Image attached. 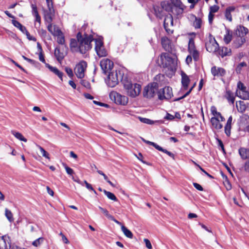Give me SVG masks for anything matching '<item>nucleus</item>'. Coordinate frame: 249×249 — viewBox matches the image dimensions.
Listing matches in <instances>:
<instances>
[{"label": "nucleus", "mask_w": 249, "mask_h": 249, "mask_svg": "<svg viewBox=\"0 0 249 249\" xmlns=\"http://www.w3.org/2000/svg\"><path fill=\"white\" fill-rule=\"evenodd\" d=\"M232 36L230 33L229 31H228L226 34L224 36V41L226 44H229L231 40Z\"/></svg>", "instance_id": "obj_40"}, {"label": "nucleus", "mask_w": 249, "mask_h": 249, "mask_svg": "<svg viewBox=\"0 0 249 249\" xmlns=\"http://www.w3.org/2000/svg\"><path fill=\"white\" fill-rule=\"evenodd\" d=\"M22 57L24 60H26L27 61L29 62L30 64H32L33 65H34L35 66H37L39 65V63L36 60L28 58L24 55L22 56Z\"/></svg>", "instance_id": "obj_46"}, {"label": "nucleus", "mask_w": 249, "mask_h": 249, "mask_svg": "<svg viewBox=\"0 0 249 249\" xmlns=\"http://www.w3.org/2000/svg\"><path fill=\"white\" fill-rule=\"evenodd\" d=\"M99 209L105 214V215H106V216L107 218H108L110 220V219L112 218L113 216L109 213L108 211L107 210H106L100 206L99 207Z\"/></svg>", "instance_id": "obj_41"}, {"label": "nucleus", "mask_w": 249, "mask_h": 249, "mask_svg": "<svg viewBox=\"0 0 249 249\" xmlns=\"http://www.w3.org/2000/svg\"><path fill=\"white\" fill-rule=\"evenodd\" d=\"M110 99L113 101L116 104L125 106L128 101V98L124 95H122L115 91H112L109 93Z\"/></svg>", "instance_id": "obj_8"}, {"label": "nucleus", "mask_w": 249, "mask_h": 249, "mask_svg": "<svg viewBox=\"0 0 249 249\" xmlns=\"http://www.w3.org/2000/svg\"><path fill=\"white\" fill-rule=\"evenodd\" d=\"M54 54L57 60L61 63L66 55V53L61 50L59 47L55 48Z\"/></svg>", "instance_id": "obj_19"}, {"label": "nucleus", "mask_w": 249, "mask_h": 249, "mask_svg": "<svg viewBox=\"0 0 249 249\" xmlns=\"http://www.w3.org/2000/svg\"><path fill=\"white\" fill-rule=\"evenodd\" d=\"M92 35L85 34L82 35L80 32L77 33L76 38H71L70 47L73 52L85 54L92 48L91 42L94 40Z\"/></svg>", "instance_id": "obj_1"}, {"label": "nucleus", "mask_w": 249, "mask_h": 249, "mask_svg": "<svg viewBox=\"0 0 249 249\" xmlns=\"http://www.w3.org/2000/svg\"><path fill=\"white\" fill-rule=\"evenodd\" d=\"M219 122V119L216 117H213L211 119L212 126L217 130L221 129L223 127V125Z\"/></svg>", "instance_id": "obj_24"}, {"label": "nucleus", "mask_w": 249, "mask_h": 249, "mask_svg": "<svg viewBox=\"0 0 249 249\" xmlns=\"http://www.w3.org/2000/svg\"><path fill=\"white\" fill-rule=\"evenodd\" d=\"M160 60L161 65L164 68H167L168 69H172L175 66L174 59L167 53H162L161 54Z\"/></svg>", "instance_id": "obj_10"}, {"label": "nucleus", "mask_w": 249, "mask_h": 249, "mask_svg": "<svg viewBox=\"0 0 249 249\" xmlns=\"http://www.w3.org/2000/svg\"><path fill=\"white\" fill-rule=\"evenodd\" d=\"M140 121L144 124H153L155 123H158L159 121H154L153 120H151L149 119L146 118H142V117H139Z\"/></svg>", "instance_id": "obj_35"}, {"label": "nucleus", "mask_w": 249, "mask_h": 249, "mask_svg": "<svg viewBox=\"0 0 249 249\" xmlns=\"http://www.w3.org/2000/svg\"><path fill=\"white\" fill-rule=\"evenodd\" d=\"M144 241L145 243V246L148 249H151L152 247V245H151V244L150 242V241L147 239H144Z\"/></svg>", "instance_id": "obj_62"}, {"label": "nucleus", "mask_w": 249, "mask_h": 249, "mask_svg": "<svg viewBox=\"0 0 249 249\" xmlns=\"http://www.w3.org/2000/svg\"><path fill=\"white\" fill-rule=\"evenodd\" d=\"M238 151L242 159L245 160L249 158V149L241 147L239 149Z\"/></svg>", "instance_id": "obj_26"}, {"label": "nucleus", "mask_w": 249, "mask_h": 249, "mask_svg": "<svg viewBox=\"0 0 249 249\" xmlns=\"http://www.w3.org/2000/svg\"><path fill=\"white\" fill-rule=\"evenodd\" d=\"M245 41L246 40L245 37L237 36V37L233 42V46L235 48H238L243 44Z\"/></svg>", "instance_id": "obj_25"}, {"label": "nucleus", "mask_w": 249, "mask_h": 249, "mask_svg": "<svg viewBox=\"0 0 249 249\" xmlns=\"http://www.w3.org/2000/svg\"><path fill=\"white\" fill-rule=\"evenodd\" d=\"M104 193L108 197V199L113 200L114 201H117L118 200V199L117 198L116 196L112 193L107 191L105 190L104 191Z\"/></svg>", "instance_id": "obj_34"}, {"label": "nucleus", "mask_w": 249, "mask_h": 249, "mask_svg": "<svg viewBox=\"0 0 249 249\" xmlns=\"http://www.w3.org/2000/svg\"><path fill=\"white\" fill-rule=\"evenodd\" d=\"M22 57L24 60H26L27 61L29 62L30 64H32L33 65H34L35 66H37L39 65V63L36 60L28 58L24 55L22 56Z\"/></svg>", "instance_id": "obj_44"}, {"label": "nucleus", "mask_w": 249, "mask_h": 249, "mask_svg": "<svg viewBox=\"0 0 249 249\" xmlns=\"http://www.w3.org/2000/svg\"><path fill=\"white\" fill-rule=\"evenodd\" d=\"M236 94L241 99L248 100L249 99V92L247 90L243 91L236 90Z\"/></svg>", "instance_id": "obj_29"}, {"label": "nucleus", "mask_w": 249, "mask_h": 249, "mask_svg": "<svg viewBox=\"0 0 249 249\" xmlns=\"http://www.w3.org/2000/svg\"><path fill=\"white\" fill-rule=\"evenodd\" d=\"M246 67H247V63L246 62H241L237 66V67L236 68V71L237 72V73H240L242 71V68Z\"/></svg>", "instance_id": "obj_43"}, {"label": "nucleus", "mask_w": 249, "mask_h": 249, "mask_svg": "<svg viewBox=\"0 0 249 249\" xmlns=\"http://www.w3.org/2000/svg\"><path fill=\"white\" fill-rule=\"evenodd\" d=\"M211 113L214 116L217 117L218 119L221 114L217 111V109L215 106H212L211 107Z\"/></svg>", "instance_id": "obj_39"}, {"label": "nucleus", "mask_w": 249, "mask_h": 249, "mask_svg": "<svg viewBox=\"0 0 249 249\" xmlns=\"http://www.w3.org/2000/svg\"><path fill=\"white\" fill-rule=\"evenodd\" d=\"M84 183L85 184L86 188L88 190L93 191L94 192V193L95 194H97L96 191L93 188V187H92V186L86 180H85L84 181Z\"/></svg>", "instance_id": "obj_52"}, {"label": "nucleus", "mask_w": 249, "mask_h": 249, "mask_svg": "<svg viewBox=\"0 0 249 249\" xmlns=\"http://www.w3.org/2000/svg\"><path fill=\"white\" fill-rule=\"evenodd\" d=\"M225 97L231 104H233L234 102V94L230 90H227L225 94Z\"/></svg>", "instance_id": "obj_30"}, {"label": "nucleus", "mask_w": 249, "mask_h": 249, "mask_svg": "<svg viewBox=\"0 0 249 249\" xmlns=\"http://www.w3.org/2000/svg\"><path fill=\"white\" fill-rule=\"evenodd\" d=\"M211 73L214 77L223 76L226 74V71L222 68L213 66L211 68Z\"/></svg>", "instance_id": "obj_17"}, {"label": "nucleus", "mask_w": 249, "mask_h": 249, "mask_svg": "<svg viewBox=\"0 0 249 249\" xmlns=\"http://www.w3.org/2000/svg\"><path fill=\"white\" fill-rule=\"evenodd\" d=\"M123 84L127 95L129 96L135 97L140 94L141 90V86L140 84H132L131 82L127 80H123Z\"/></svg>", "instance_id": "obj_4"}, {"label": "nucleus", "mask_w": 249, "mask_h": 249, "mask_svg": "<svg viewBox=\"0 0 249 249\" xmlns=\"http://www.w3.org/2000/svg\"><path fill=\"white\" fill-rule=\"evenodd\" d=\"M121 230L125 236L130 239H132L133 238V235L132 232L129 230H128L126 227H125L124 225H122Z\"/></svg>", "instance_id": "obj_32"}, {"label": "nucleus", "mask_w": 249, "mask_h": 249, "mask_svg": "<svg viewBox=\"0 0 249 249\" xmlns=\"http://www.w3.org/2000/svg\"><path fill=\"white\" fill-rule=\"evenodd\" d=\"M195 85H196V84L193 85V86L191 87V88L185 94H184L182 97L178 98L177 99H175V101H178L180 99L184 98L187 96H188L190 93V92H191V91L194 88Z\"/></svg>", "instance_id": "obj_54"}, {"label": "nucleus", "mask_w": 249, "mask_h": 249, "mask_svg": "<svg viewBox=\"0 0 249 249\" xmlns=\"http://www.w3.org/2000/svg\"><path fill=\"white\" fill-rule=\"evenodd\" d=\"M12 22L14 26L18 28L22 33H24L25 31L27 30L26 28L24 26H23L18 21L16 20L15 19H13L12 20Z\"/></svg>", "instance_id": "obj_31"}, {"label": "nucleus", "mask_w": 249, "mask_h": 249, "mask_svg": "<svg viewBox=\"0 0 249 249\" xmlns=\"http://www.w3.org/2000/svg\"><path fill=\"white\" fill-rule=\"evenodd\" d=\"M63 165L64 167L65 168L67 173L68 175H69L70 176H72L74 174V171H73V169H71V168L69 167V166H68L66 164L63 163Z\"/></svg>", "instance_id": "obj_47"}, {"label": "nucleus", "mask_w": 249, "mask_h": 249, "mask_svg": "<svg viewBox=\"0 0 249 249\" xmlns=\"http://www.w3.org/2000/svg\"><path fill=\"white\" fill-rule=\"evenodd\" d=\"M46 67L55 74L59 71V70L57 68L53 67L49 64H46Z\"/></svg>", "instance_id": "obj_50"}, {"label": "nucleus", "mask_w": 249, "mask_h": 249, "mask_svg": "<svg viewBox=\"0 0 249 249\" xmlns=\"http://www.w3.org/2000/svg\"><path fill=\"white\" fill-rule=\"evenodd\" d=\"M164 10L171 13L177 18L181 17L185 6L180 0H170V1H162L160 4Z\"/></svg>", "instance_id": "obj_2"}, {"label": "nucleus", "mask_w": 249, "mask_h": 249, "mask_svg": "<svg viewBox=\"0 0 249 249\" xmlns=\"http://www.w3.org/2000/svg\"><path fill=\"white\" fill-rule=\"evenodd\" d=\"M244 168L245 171L249 173V160L245 163Z\"/></svg>", "instance_id": "obj_64"}, {"label": "nucleus", "mask_w": 249, "mask_h": 249, "mask_svg": "<svg viewBox=\"0 0 249 249\" xmlns=\"http://www.w3.org/2000/svg\"><path fill=\"white\" fill-rule=\"evenodd\" d=\"M37 147L40 150L41 153L43 157H45V158L50 160V158L49 157V154L45 151V150L41 146H40L38 144L36 145Z\"/></svg>", "instance_id": "obj_37"}, {"label": "nucleus", "mask_w": 249, "mask_h": 249, "mask_svg": "<svg viewBox=\"0 0 249 249\" xmlns=\"http://www.w3.org/2000/svg\"><path fill=\"white\" fill-rule=\"evenodd\" d=\"M195 20L193 22V26L195 29H200L202 24V20L200 18L194 16Z\"/></svg>", "instance_id": "obj_33"}, {"label": "nucleus", "mask_w": 249, "mask_h": 249, "mask_svg": "<svg viewBox=\"0 0 249 249\" xmlns=\"http://www.w3.org/2000/svg\"><path fill=\"white\" fill-rule=\"evenodd\" d=\"M95 46V50L97 55L100 57H105L107 55V51L104 46L103 38L99 37L94 39Z\"/></svg>", "instance_id": "obj_9"}, {"label": "nucleus", "mask_w": 249, "mask_h": 249, "mask_svg": "<svg viewBox=\"0 0 249 249\" xmlns=\"http://www.w3.org/2000/svg\"><path fill=\"white\" fill-rule=\"evenodd\" d=\"M114 66L113 62L107 58L103 59L100 62V66L103 73L106 74L110 72Z\"/></svg>", "instance_id": "obj_14"}, {"label": "nucleus", "mask_w": 249, "mask_h": 249, "mask_svg": "<svg viewBox=\"0 0 249 249\" xmlns=\"http://www.w3.org/2000/svg\"><path fill=\"white\" fill-rule=\"evenodd\" d=\"M159 151L163 152V153H166L169 156L172 157V158L174 159V154L171 153L170 151H168L166 149H164L163 148H162L161 146H160V148L158 149Z\"/></svg>", "instance_id": "obj_49"}, {"label": "nucleus", "mask_w": 249, "mask_h": 249, "mask_svg": "<svg viewBox=\"0 0 249 249\" xmlns=\"http://www.w3.org/2000/svg\"><path fill=\"white\" fill-rule=\"evenodd\" d=\"M43 240L44 238L43 237H39L33 241L32 245L36 247H37L40 245V244L43 242Z\"/></svg>", "instance_id": "obj_42"}, {"label": "nucleus", "mask_w": 249, "mask_h": 249, "mask_svg": "<svg viewBox=\"0 0 249 249\" xmlns=\"http://www.w3.org/2000/svg\"><path fill=\"white\" fill-rule=\"evenodd\" d=\"M173 16L171 14H169L165 17L163 23L164 28L168 34L173 33V30L170 27L173 26Z\"/></svg>", "instance_id": "obj_15"}, {"label": "nucleus", "mask_w": 249, "mask_h": 249, "mask_svg": "<svg viewBox=\"0 0 249 249\" xmlns=\"http://www.w3.org/2000/svg\"><path fill=\"white\" fill-rule=\"evenodd\" d=\"M41 52H40L39 53V60L42 62V63H44L45 65L47 64L46 63L44 56L43 55V54L42 52V49L40 48Z\"/></svg>", "instance_id": "obj_60"}, {"label": "nucleus", "mask_w": 249, "mask_h": 249, "mask_svg": "<svg viewBox=\"0 0 249 249\" xmlns=\"http://www.w3.org/2000/svg\"><path fill=\"white\" fill-rule=\"evenodd\" d=\"M181 84L184 89H187L190 83V79L188 76L183 71L181 72Z\"/></svg>", "instance_id": "obj_22"}, {"label": "nucleus", "mask_w": 249, "mask_h": 249, "mask_svg": "<svg viewBox=\"0 0 249 249\" xmlns=\"http://www.w3.org/2000/svg\"><path fill=\"white\" fill-rule=\"evenodd\" d=\"M154 10L155 12V14L157 16V17L162 18L163 16V10H164V8L162 7H160L159 6H154Z\"/></svg>", "instance_id": "obj_27"}, {"label": "nucleus", "mask_w": 249, "mask_h": 249, "mask_svg": "<svg viewBox=\"0 0 249 249\" xmlns=\"http://www.w3.org/2000/svg\"><path fill=\"white\" fill-rule=\"evenodd\" d=\"M145 143H146L147 144H149L150 145H152L153 146H154L157 150L158 149L160 148V146L158 145L157 143H155L154 142H152L146 140Z\"/></svg>", "instance_id": "obj_58"}, {"label": "nucleus", "mask_w": 249, "mask_h": 249, "mask_svg": "<svg viewBox=\"0 0 249 249\" xmlns=\"http://www.w3.org/2000/svg\"><path fill=\"white\" fill-rule=\"evenodd\" d=\"M163 92H164V98L165 99H170L173 96L172 89L171 87H165L163 88Z\"/></svg>", "instance_id": "obj_28"}, {"label": "nucleus", "mask_w": 249, "mask_h": 249, "mask_svg": "<svg viewBox=\"0 0 249 249\" xmlns=\"http://www.w3.org/2000/svg\"><path fill=\"white\" fill-rule=\"evenodd\" d=\"M24 33L26 34L27 37L29 40H33L34 41H36V38L35 37L30 36V33L27 30H26Z\"/></svg>", "instance_id": "obj_61"}, {"label": "nucleus", "mask_w": 249, "mask_h": 249, "mask_svg": "<svg viewBox=\"0 0 249 249\" xmlns=\"http://www.w3.org/2000/svg\"><path fill=\"white\" fill-rule=\"evenodd\" d=\"M12 133L18 139L21 141H23L24 142H27V139L25 138L20 133L15 131H12Z\"/></svg>", "instance_id": "obj_36"}, {"label": "nucleus", "mask_w": 249, "mask_h": 249, "mask_svg": "<svg viewBox=\"0 0 249 249\" xmlns=\"http://www.w3.org/2000/svg\"><path fill=\"white\" fill-rule=\"evenodd\" d=\"M210 9V12L212 13H214L217 12L218 11L219 7L218 6L214 5L211 6Z\"/></svg>", "instance_id": "obj_57"}, {"label": "nucleus", "mask_w": 249, "mask_h": 249, "mask_svg": "<svg viewBox=\"0 0 249 249\" xmlns=\"http://www.w3.org/2000/svg\"><path fill=\"white\" fill-rule=\"evenodd\" d=\"M47 29L53 36H57V42L58 44L63 45L65 40L62 32L56 25L53 27V31H52V24L50 23L47 25Z\"/></svg>", "instance_id": "obj_6"}, {"label": "nucleus", "mask_w": 249, "mask_h": 249, "mask_svg": "<svg viewBox=\"0 0 249 249\" xmlns=\"http://www.w3.org/2000/svg\"><path fill=\"white\" fill-rule=\"evenodd\" d=\"M193 186H194V187L197 190H198L199 191H202L203 190L202 187L198 183H193Z\"/></svg>", "instance_id": "obj_63"}, {"label": "nucleus", "mask_w": 249, "mask_h": 249, "mask_svg": "<svg viewBox=\"0 0 249 249\" xmlns=\"http://www.w3.org/2000/svg\"><path fill=\"white\" fill-rule=\"evenodd\" d=\"M65 71L67 73L68 75L70 77L72 78L73 76V73L72 70L69 67H66L65 69Z\"/></svg>", "instance_id": "obj_53"}, {"label": "nucleus", "mask_w": 249, "mask_h": 249, "mask_svg": "<svg viewBox=\"0 0 249 249\" xmlns=\"http://www.w3.org/2000/svg\"><path fill=\"white\" fill-rule=\"evenodd\" d=\"M119 79H121L122 81L123 80L120 71H113L109 72L106 82L108 87L113 88L118 84Z\"/></svg>", "instance_id": "obj_5"}, {"label": "nucleus", "mask_w": 249, "mask_h": 249, "mask_svg": "<svg viewBox=\"0 0 249 249\" xmlns=\"http://www.w3.org/2000/svg\"><path fill=\"white\" fill-rule=\"evenodd\" d=\"M48 7V11L45 16V21L48 24L51 23L53 21L52 17L54 14V10L53 6V2L52 0H46Z\"/></svg>", "instance_id": "obj_13"}, {"label": "nucleus", "mask_w": 249, "mask_h": 249, "mask_svg": "<svg viewBox=\"0 0 249 249\" xmlns=\"http://www.w3.org/2000/svg\"><path fill=\"white\" fill-rule=\"evenodd\" d=\"M161 43L164 49L168 52L172 51V47L170 40L166 36L163 37L161 39Z\"/></svg>", "instance_id": "obj_21"}, {"label": "nucleus", "mask_w": 249, "mask_h": 249, "mask_svg": "<svg viewBox=\"0 0 249 249\" xmlns=\"http://www.w3.org/2000/svg\"><path fill=\"white\" fill-rule=\"evenodd\" d=\"M81 84L82 85H83L84 87H85L86 88H90V83L85 80H82L81 81Z\"/></svg>", "instance_id": "obj_59"}, {"label": "nucleus", "mask_w": 249, "mask_h": 249, "mask_svg": "<svg viewBox=\"0 0 249 249\" xmlns=\"http://www.w3.org/2000/svg\"><path fill=\"white\" fill-rule=\"evenodd\" d=\"M157 93L158 94V98L160 100L164 99V92H163V89H160L159 91H157Z\"/></svg>", "instance_id": "obj_56"}, {"label": "nucleus", "mask_w": 249, "mask_h": 249, "mask_svg": "<svg viewBox=\"0 0 249 249\" xmlns=\"http://www.w3.org/2000/svg\"><path fill=\"white\" fill-rule=\"evenodd\" d=\"M87 67V63L82 60L76 64L74 69L75 73L78 78H82L85 76V71Z\"/></svg>", "instance_id": "obj_12"}, {"label": "nucleus", "mask_w": 249, "mask_h": 249, "mask_svg": "<svg viewBox=\"0 0 249 249\" xmlns=\"http://www.w3.org/2000/svg\"><path fill=\"white\" fill-rule=\"evenodd\" d=\"M248 33V29L241 25L238 26L235 31V34L238 36L245 37Z\"/></svg>", "instance_id": "obj_20"}, {"label": "nucleus", "mask_w": 249, "mask_h": 249, "mask_svg": "<svg viewBox=\"0 0 249 249\" xmlns=\"http://www.w3.org/2000/svg\"><path fill=\"white\" fill-rule=\"evenodd\" d=\"M10 248L11 243L9 237L6 235L0 237V249H10Z\"/></svg>", "instance_id": "obj_16"}, {"label": "nucleus", "mask_w": 249, "mask_h": 249, "mask_svg": "<svg viewBox=\"0 0 249 249\" xmlns=\"http://www.w3.org/2000/svg\"><path fill=\"white\" fill-rule=\"evenodd\" d=\"M231 125L226 124L224 129L225 133L227 136H230L231 135Z\"/></svg>", "instance_id": "obj_48"}, {"label": "nucleus", "mask_w": 249, "mask_h": 249, "mask_svg": "<svg viewBox=\"0 0 249 249\" xmlns=\"http://www.w3.org/2000/svg\"><path fill=\"white\" fill-rule=\"evenodd\" d=\"M235 10V7L233 6L228 7L225 12V17L226 18L231 22L232 20L231 13L233 12Z\"/></svg>", "instance_id": "obj_23"}, {"label": "nucleus", "mask_w": 249, "mask_h": 249, "mask_svg": "<svg viewBox=\"0 0 249 249\" xmlns=\"http://www.w3.org/2000/svg\"><path fill=\"white\" fill-rule=\"evenodd\" d=\"M31 7L32 9V14L34 16H35L36 15H37L39 14L38 13V11H37V7L35 4H32Z\"/></svg>", "instance_id": "obj_55"}, {"label": "nucleus", "mask_w": 249, "mask_h": 249, "mask_svg": "<svg viewBox=\"0 0 249 249\" xmlns=\"http://www.w3.org/2000/svg\"><path fill=\"white\" fill-rule=\"evenodd\" d=\"M22 57L24 60H26L27 61L29 62L30 64H32L33 65H34L35 66H37L39 65V63L36 60L28 58L24 55L22 56Z\"/></svg>", "instance_id": "obj_45"}, {"label": "nucleus", "mask_w": 249, "mask_h": 249, "mask_svg": "<svg viewBox=\"0 0 249 249\" xmlns=\"http://www.w3.org/2000/svg\"><path fill=\"white\" fill-rule=\"evenodd\" d=\"M158 84L157 83L153 82L146 86L143 91V95L146 98H151L153 97L158 90Z\"/></svg>", "instance_id": "obj_7"}, {"label": "nucleus", "mask_w": 249, "mask_h": 249, "mask_svg": "<svg viewBox=\"0 0 249 249\" xmlns=\"http://www.w3.org/2000/svg\"><path fill=\"white\" fill-rule=\"evenodd\" d=\"M231 54V49L226 47H219L216 52V54L219 55L222 57L226 56H230Z\"/></svg>", "instance_id": "obj_18"}, {"label": "nucleus", "mask_w": 249, "mask_h": 249, "mask_svg": "<svg viewBox=\"0 0 249 249\" xmlns=\"http://www.w3.org/2000/svg\"><path fill=\"white\" fill-rule=\"evenodd\" d=\"M188 51L190 54L188 55L185 62L187 64L189 65L192 63L193 59L195 62H197L199 59V52L197 50L194 38H190L188 42Z\"/></svg>", "instance_id": "obj_3"}, {"label": "nucleus", "mask_w": 249, "mask_h": 249, "mask_svg": "<svg viewBox=\"0 0 249 249\" xmlns=\"http://www.w3.org/2000/svg\"><path fill=\"white\" fill-rule=\"evenodd\" d=\"M5 215L7 219L10 222H12L14 221V218L12 212H11V211H10L7 208H6L5 210Z\"/></svg>", "instance_id": "obj_38"}, {"label": "nucleus", "mask_w": 249, "mask_h": 249, "mask_svg": "<svg viewBox=\"0 0 249 249\" xmlns=\"http://www.w3.org/2000/svg\"><path fill=\"white\" fill-rule=\"evenodd\" d=\"M218 46V44L214 37H213L211 35H210L208 40L205 43V47L207 51L210 53H215L216 54Z\"/></svg>", "instance_id": "obj_11"}, {"label": "nucleus", "mask_w": 249, "mask_h": 249, "mask_svg": "<svg viewBox=\"0 0 249 249\" xmlns=\"http://www.w3.org/2000/svg\"><path fill=\"white\" fill-rule=\"evenodd\" d=\"M246 90V87L244 86V84L239 81L237 83V89L238 91H243Z\"/></svg>", "instance_id": "obj_51"}]
</instances>
